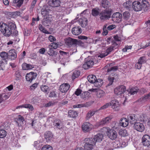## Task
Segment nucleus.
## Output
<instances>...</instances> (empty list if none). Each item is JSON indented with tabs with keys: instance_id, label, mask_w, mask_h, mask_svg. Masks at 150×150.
<instances>
[{
	"instance_id": "obj_1",
	"label": "nucleus",
	"mask_w": 150,
	"mask_h": 150,
	"mask_svg": "<svg viewBox=\"0 0 150 150\" xmlns=\"http://www.w3.org/2000/svg\"><path fill=\"white\" fill-rule=\"evenodd\" d=\"M15 24L13 22H9L8 24L3 23H0V30L6 36H9L12 33V30L16 28Z\"/></svg>"
},
{
	"instance_id": "obj_2",
	"label": "nucleus",
	"mask_w": 150,
	"mask_h": 150,
	"mask_svg": "<svg viewBox=\"0 0 150 150\" xmlns=\"http://www.w3.org/2000/svg\"><path fill=\"white\" fill-rule=\"evenodd\" d=\"M84 147L85 150H91L95 145V142L92 138H86L84 140Z\"/></svg>"
},
{
	"instance_id": "obj_3",
	"label": "nucleus",
	"mask_w": 150,
	"mask_h": 150,
	"mask_svg": "<svg viewBox=\"0 0 150 150\" xmlns=\"http://www.w3.org/2000/svg\"><path fill=\"white\" fill-rule=\"evenodd\" d=\"M126 87L123 85L117 86L114 90V93L120 98L125 97L124 93L126 91Z\"/></svg>"
},
{
	"instance_id": "obj_4",
	"label": "nucleus",
	"mask_w": 150,
	"mask_h": 150,
	"mask_svg": "<svg viewBox=\"0 0 150 150\" xmlns=\"http://www.w3.org/2000/svg\"><path fill=\"white\" fill-rule=\"evenodd\" d=\"M99 16L100 19L104 21L110 17L111 13L108 10H105L100 13Z\"/></svg>"
},
{
	"instance_id": "obj_5",
	"label": "nucleus",
	"mask_w": 150,
	"mask_h": 150,
	"mask_svg": "<svg viewBox=\"0 0 150 150\" xmlns=\"http://www.w3.org/2000/svg\"><path fill=\"white\" fill-rule=\"evenodd\" d=\"M93 128V125L88 122H84L82 126V129L85 132H89Z\"/></svg>"
},
{
	"instance_id": "obj_6",
	"label": "nucleus",
	"mask_w": 150,
	"mask_h": 150,
	"mask_svg": "<svg viewBox=\"0 0 150 150\" xmlns=\"http://www.w3.org/2000/svg\"><path fill=\"white\" fill-rule=\"evenodd\" d=\"M79 41L78 40L69 37L65 41L66 45L69 47H71L73 45L78 44Z\"/></svg>"
},
{
	"instance_id": "obj_7",
	"label": "nucleus",
	"mask_w": 150,
	"mask_h": 150,
	"mask_svg": "<svg viewBox=\"0 0 150 150\" xmlns=\"http://www.w3.org/2000/svg\"><path fill=\"white\" fill-rule=\"evenodd\" d=\"M122 15L121 13L119 12L114 13L112 16V21L115 22L119 23L121 21Z\"/></svg>"
},
{
	"instance_id": "obj_8",
	"label": "nucleus",
	"mask_w": 150,
	"mask_h": 150,
	"mask_svg": "<svg viewBox=\"0 0 150 150\" xmlns=\"http://www.w3.org/2000/svg\"><path fill=\"white\" fill-rule=\"evenodd\" d=\"M37 76V74L33 72H31L28 73L25 76L26 81L30 83H31L33 80L35 79Z\"/></svg>"
},
{
	"instance_id": "obj_9",
	"label": "nucleus",
	"mask_w": 150,
	"mask_h": 150,
	"mask_svg": "<svg viewBox=\"0 0 150 150\" xmlns=\"http://www.w3.org/2000/svg\"><path fill=\"white\" fill-rule=\"evenodd\" d=\"M132 6L133 9L136 11H139L142 10L141 4L138 1H134Z\"/></svg>"
},
{
	"instance_id": "obj_10",
	"label": "nucleus",
	"mask_w": 150,
	"mask_h": 150,
	"mask_svg": "<svg viewBox=\"0 0 150 150\" xmlns=\"http://www.w3.org/2000/svg\"><path fill=\"white\" fill-rule=\"evenodd\" d=\"M142 142L143 144L148 146L150 145V137L147 134H145L142 137Z\"/></svg>"
},
{
	"instance_id": "obj_11",
	"label": "nucleus",
	"mask_w": 150,
	"mask_h": 150,
	"mask_svg": "<svg viewBox=\"0 0 150 150\" xmlns=\"http://www.w3.org/2000/svg\"><path fill=\"white\" fill-rule=\"evenodd\" d=\"M134 129L138 131L142 132L145 129L143 124L139 122L135 123L134 125Z\"/></svg>"
},
{
	"instance_id": "obj_12",
	"label": "nucleus",
	"mask_w": 150,
	"mask_h": 150,
	"mask_svg": "<svg viewBox=\"0 0 150 150\" xmlns=\"http://www.w3.org/2000/svg\"><path fill=\"white\" fill-rule=\"evenodd\" d=\"M14 120L18 127L21 126L23 124V122L25 121L23 117L20 115H18Z\"/></svg>"
},
{
	"instance_id": "obj_13",
	"label": "nucleus",
	"mask_w": 150,
	"mask_h": 150,
	"mask_svg": "<svg viewBox=\"0 0 150 150\" xmlns=\"http://www.w3.org/2000/svg\"><path fill=\"white\" fill-rule=\"evenodd\" d=\"M70 85L67 83L62 84L59 87V90L62 93H65L70 88Z\"/></svg>"
},
{
	"instance_id": "obj_14",
	"label": "nucleus",
	"mask_w": 150,
	"mask_h": 150,
	"mask_svg": "<svg viewBox=\"0 0 150 150\" xmlns=\"http://www.w3.org/2000/svg\"><path fill=\"white\" fill-rule=\"evenodd\" d=\"M60 0H50L48 2L49 6L55 7H58L60 5Z\"/></svg>"
},
{
	"instance_id": "obj_15",
	"label": "nucleus",
	"mask_w": 150,
	"mask_h": 150,
	"mask_svg": "<svg viewBox=\"0 0 150 150\" xmlns=\"http://www.w3.org/2000/svg\"><path fill=\"white\" fill-rule=\"evenodd\" d=\"M107 136L111 139L114 140L117 138V134L115 131L110 129L107 134Z\"/></svg>"
},
{
	"instance_id": "obj_16",
	"label": "nucleus",
	"mask_w": 150,
	"mask_h": 150,
	"mask_svg": "<svg viewBox=\"0 0 150 150\" xmlns=\"http://www.w3.org/2000/svg\"><path fill=\"white\" fill-rule=\"evenodd\" d=\"M8 58L11 60L15 59L17 57V54L14 49L10 50L8 52Z\"/></svg>"
},
{
	"instance_id": "obj_17",
	"label": "nucleus",
	"mask_w": 150,
	"mask_h": 150,
	"mask_svg": "<svg viewBox=\"0 0 150 150\" xmlns=\"http://www.w3.org/2000/svg\"><path fill=\"white\" fill-rule=\"evenodd\" d=\"M53 136V134L52 132L49 131L46 132L44 134L45 138L47 142H50L52 140Z\"/></svg>"
},
{
	"instance_id": "obj_18",
	"label": "nucleus",
	"mask_w": 150,
	"mask_h": 150,
	"mask_svg": "<svg viewBox=\"0 0 150 150\" xmlns=\"http://www.w3.org/2000/svg\"><path fill=\"white\" fill-rule=\"evenodd\" d=\"M54 125L56 128L59 129H62L63 127L62 122L58 119H56L54 120Z\"/></svg>"
},
{
	"instance_id": "obj_19",
	"label": "nucleus",
	"mask_w": 150,
	"mask_h": 150,
	"mask_svg": "<svg viewBox=\"0 0 150 150\" xmlns=\"http://www.w3.org/2000/svg\"><path fill=\"white\" fill-rule=\"evenodd\" d=\"M142 10L144 11H147L149 9V4L146 0H143L142 2Z\"/></svg>"
},
{
	"instance_id": "obj_20",
	"label": "nucleus",
	"mask_w": 150,
	"mask_h": 150,
	"mask_svg": "<svg viewBox=\"0 0 150 150\" xmlns=\"http://www.w3.org/2000/svg\"><path fill=\"white\" fill-rule=\"evenodd\" d=\"M71 32L73 35H77L81 33L82 30L79 27H75L72 28Z\"/></svg>"
},
{
	"instance_id": "obj_21",
	"label": "nucleus",
	"mask_w": 150,
	"mask_h": 150,
	"mask_svg": "<svg viewBox=\"0 0 150 150\" xmlns=\"http://www.w3.org/2000/svg\"><path fill=\"white\" fill-rule=\"evenodd\" d=\"M111 106L112 108L115 110H117L120 107V104L119 102L116 100H112L110 102Z\"/></svg>"
},
{
	"instance_id": "obj_22",
	"label": "nucleus",
	"mask_w": 150,
	"mask_h": 150,
	"mask_svg": "<svg viewBox=\"0 0 150 150\" xmlns=\"http://www.w3.org/2000/svg\"><path fill=\"white\" fill-rule=\"evenodd\" d=\"M80 24L82 27H85L87 25L88 20L86 18L84 17L80 18L79 19Z\"/></svg>"
},
{
	"instance_id": "obj_23",
	"label": "nucleus",
	"mask_w": 150,
	"mask_h": 150,
	"mask_svg": "<svg viewBox=\"0 0 150 150\" xmlns=\"http://www.w3.org/2000/svg\"><path fill=\"white\" fill-rule=\"evenodd\" d=\"M119 123L120 125L124 127H125L128 126L129 122L127 118L122 117L120 119Z\"/></svg>"
},
{
	"instance_id": "obj_24",
	"label": "nucleus",
	"mask_w": 150,
	"mask_h": 150,
	"mask_svg": "<svg viewBox=\"0 0 150 150\" xmlns=\"http://www.w3.org/2000/svg\"><path fill=\"white\" fill-rule=\"evenodd\" d=\"M127 120L128 122H129L131 124H134L136 120L135 115L134 114H131L127 116Z\"/></svg>"
},
{
	"instance_id": "obj_25",
	"label": "nucleus",
	"mask_w": 150,
	"mask_h": 150,
	"mask_svg": "<svg viewBox=\"0 0 150 150\" xmlns=\"http://www.w3.org/2000/svg\"><path fill=\"white\" fill-rule=\"evenodd\" d=\"M103 138V135L102 134L99 133L95 136L93 139L96 143V142H99L101 141Z\"/></svg>"
},
{
	"instance_id": "obj_26",
	"label": "nucleus",
	"mask_w": 150,
	"mask_h": 150,
	"mask_svg": "<svg viewBox=\"0 0 150 150\" xmlns=\"http://www.w3.org/2000/svg\"><path fill=\"white\" fill-rule=\"evenodd\" d=\"M80 74V72L79 71L75 70L72 73L71 75V78L72 80H74L75 79L79 77Z\"/></svg>"
},
{
	"instance_id": "obj_27",
	"label": "nucleus",
	"mask_w": 150,
	"mask_h": 150,
	"mask_svg": "<svg viewBox=\"0 0 150 150\" xmlns=\"http://www.w3.org/2000/svg\"><path fill=\"white\" fill-rule=\"evenodd\" d=\"M116 144V142H115L109 143L108 144H107L106 148L108 150H113L117 148Z\"/></svg>"
},
{
	"instance_id": "obj_28",
	"label": "nucleus",
	"mask_w": 150,
	"mask_h": 150,
	"mask_svg": "<svg viewBox=\"0 0 150 150\" xmlns=\"http://www.w3.org/2000/svg\"><path fill=\"white\" fill-rule=\"evenodd\" d=\"M51 59L54 61L55 63H56L60 60V56L59 54L57 52L55 55H54L51 56Z\"/></svg>"
},
{
	"instance_id": "obj_29",
	"label": "nucleus",
	"mask_w": 150,
	"mask_h": 150,
	"mask_svg": "<svg viewBox=\"0 0 150 150\" xmlns=\"http://www.w3.org/2000/svg\"><path fill=\"white\" fill-rule=\"evenodd\" d=\"M96 96L97 98H102L105 95V92L103 90L98 89L96 92Z\"/></svg>"
},
{
	"instance_id": "obj_30",
	"label": "nucleus",
	"mask_w": 150,
	"mask_h": 150,
	"mask_svg": "<svg viewBox=\"0 0 150 150\" xmlns=\"http://www.w3.org/2000/svg\"><path fill=\"white\" fill-rule=\"evenodd\" d=\"M132 1H126L124 3L123 5L125 8L127 9H129L132 7Z\"/></svg>"
},
{
	"instance_id": "obj_31",
	"label": "nucleus",
	"mask_w": 150,
	"mask_h": 150,
	"mask_svg": "<svg viewBox=\"0 0 150 150\" xmlns=\"http://www.w3.org/2000/svg\"><path fill=\"white\" fill-rule=\"evenodd\" d=\"M103 83V81L101 79H96L95 82L93 83L94 86L97 87H100Z\"/></svg>"
},
{
	"instance_id": "obj_32",
	"label": "nucleus",
	"mask_w": 150,
	"mask_h": 150,
	"mask_svg": "<svg viewBox=\"0 0 150 150\" xmlns=\"http://www.w3.org/2000/svg\"><path fill=\"white\" fill-rule=\"evenodd\" d=\"M87 79L89 82L91 83H93L95 82L97 79L95 75L91 74L88 76Z\"/></svg>"
},
{
	"instance_id": "obj_33",
	"label": "nucleus",
	"mask_w": 150,
	"mask_h": 150,
	"mask_svg": "<svg viewBox=\"0 0 150 150\" xmlns=\"http://www.w3.org/2000/svg\"><path fill=\"white\" fill-rule=\"evenodd\" d=\"M115 76L113 75L112 76H109L108 78V80L109 82L107 86H109L112 85L113 83L114 80L115 79Z\"/></svg>"
},
{
	"instance_id": "obj_34",
	"label": "nucleus",
	"mask_w": 150,
	"mask_h": 150,
	"mask_svg": "<svg viewBox=\"0 0 150 150\" xmlns=\"http://www.w3.org/2000/svg\"><path fill=\"white\" fill-rule=\"evenodd\" d=\"M22 68L23 70H28L33 68L32 65L27 64L26 63H24L22 65Z\"/></svg>"
},
{
	"instance_id": "obj_35",
	"label": "nucleus",
	"mask_w": 150,
	"mask_h": 150,
	"mask_svg": "<svg viewBox=\"0 0 150 150\" xmlns=\"http://www.w3.org/2000/svg\"><path fill=\"white\" fill-rule=\"evenodd\" d=\"M8 14L10 17L15 18L19 16L20 14V12L19 11H16L13 12H9Z\"/></svg>"
},
{
	"instance_id": "obj_36",
	"label": "nucleus",
	"mask_w": 150,
	"mask_h": 150,
	"mask_svg": "<svg viewBox=\"0 0 150 150\" xmlns=\"http://www.w3.org/2000/svg\"><path fill=\"white\" fill-rule=\"evenodd\" d=\"M39 29L40 31L42 33L47 34H51V33L48 31L47 30H46L45 28L43 27L42 25L40 24L38 26Z\"/></svg>"
},
{
	"instance_id": "obj_37",
	"label": "nucleus",
	"mask_w": 150,
	"mask_h": 150,
	"mask_svg": "<svg viewBox=\"0 0 150 150\" xmlns=\"http://www.w3.org/2000/svg\"><path fill=\"white\" fill-rule=\"evenodd\" d=\"M68 114L70 117H75L78 115L77 112L73 110H70L68 112Z\"/></svg>"
},
{
	"instance_id": "obj_38",
	"label": "nucleus",
	"mask_w": 150,
	"mask_h": 150,
	"mask_svg": "<svg viewBox=\"0 0 150 150\" xmlns=\"http://www.w3.org/2000/svg\"><path fill=\"white\" fill-rule=\"evenodd\" d=\"M138 91L137 87H133L130 89L129 91L128 92V94H129L130 95H134L137 94Z\"/></svg>"
},
{
	"instance_id": "obj_39",
	"label": "nucleus",
	"mask_w": 150,
	"mask_h": 150,
	"mask_svg": "<svg viewBox=\"0 0 150 150\" xmlns=\"http://www.w3.org/2000/svg\"><path fill=\"white\" fill-rule=\"evenodd\" d=\"M124 19L126 21H128L130 17V14L128 11H125L123 14Z\"/></svg>"
},
{
	"instance_id": "obj_40",
	"label": "nucleus",
	"mask_w": 150,
	"mask_h": 150,
	"mask_svg": "<svg viewBox=\"0 0 150 150\" xmlns=\"http://www.w3.org/2000/svg\"><path fill=\"white\" fill-rule=\"evenodd\" d=\"M90 93L88 91L84 92L81 94V97L83 99H85L90 97Z\"/></svg>"
},
{
	"instance_id": "obj_41",
	"label": "nucleus",
	"mask_w": 150,
	"mask_h": 150,
	"mask_svg": "<svg viewBox=\"0 0 150 150\" xmlns=\"http://www.w3.org/2000/svg\"><path fill=\"white\" fill-rule=\"evenodd\" d=\"M119 134L122 136L125 137L128 135V133L126 130L121 129L119 130Z\"/></svg>"
},
{
	"instance_id": "obj_42",
	"label": "nucleus",
	"mask_w": 150,
	"mask_h": 150,
	"mask_svg": "<svg viewBox=\"0 0 150 150\" xmlns=\"http://www.w3.org/2000/svg\"><path fill=\"white\" fill-rule=\"evenodd\" d=\"M112 118V116L111 115L103 119V123L104 124L110 122Z\"/></svg>"
},
{
	"instance_id": "obj_43",
	"label": "nucleus",
	"mask_w": 150,
	"mask_h": 150,
	"mask_svg": "<svg viewBox=\"0 0 150 150\" xmlns=\"http://www.w3.org/2000/svg\"><path fill=\"white\" fill-rule=\"evenodd\" d=\"M96 111L90 110L88 112L86 116V119L88 120L93 116L96 113Z\"/></svg>"
},
{
	"instance_id": "obj_44",
	"label": "nucleus",
	"mask_w": 150,
	"mask_h": 150,
	"mask_svg": "<svg viewBox=\"0 0 150 150\" xmlns=\"http://www.w3.org/2000/svg\"><path fill=\"white\" fill-rule=\"evenodd\" d=\"M138 62L142 65L146 62V57L145 56L140 57L138 60Z\"/></svg>"
},
{
	"instance_id": "obj_45",
	"label": "nucleus",
	"mask_w": 150,
	"mask_h": 150,
	"mask_svg": "<svg viewBox=\"0 0 150 150\" xmlns=\"http://www.w3.org/2000/svg\"><path fill=\"white\" fill-rule=\"evenodd\" d=\"M0 55L3 59H6V60L8 58V53L5 52H2L0 53Z\"/></svg>"
},
{
	"instance_id": "obj_46",
	"label": "nucleus",
	"mask_w": 150,
	"mask_h": 150,
	"mask_svg": "<svg viewBox=\"0 0 150 150\" xmlns=\"http://www.w3.org/2000/svg\"><path fill=\"white\" fill-rule=\"evenodd\" d=\"M23 107L24 108L28 109L31 111H33L34 109L33 106L30 104H24Z\"/></svg>"
},
{
	"instance_id": "obj_47",
	"label": "nucleus",
	"mask_w": 150,
	"mask_h": 150,
	"mask_svg": "<svg viewBox=\"0 0 150 150\" xmlns=\"http://www.w3.org/2000/svg\"><path fill=\"white\" fill-rule=\"evenodd\" d=\"M7 135L6 132L4 129H0V138H3L5 137Z\"/></svg>"
},
{
	"instance_id": "obj_48",
	"label": "nucleus",
	"mask_w": 150,
	"mask_h": 150,
	"mask_svg": "<svg viewBox=\"0 0 150 150\" xmlns=\"http://www.w3.org/2000/svg\"><path fill=\"white\" fill-rule=\"evenodd\" d=\"M7 64V61L6 59H2L0 61V69H3V67L5 66V64Z\"/></svg>"
},
{
	"instance_id": "obj_49",
	"label": "nucleus",
	"mask_w": 150,
	"mask_h": 150,
	"mask_svg": "<svg viewBox=\"0 0 150 150\" xmlns=\"http://www.w3.org/2000/svg\"><path fill=\"white\" fill-rule=\"evenodd\" d=\"M114 50L113 46H110L106 49L105 52L106 54L108 55L113 50Z\"/></svg>"
},
{
	"instance_id": "obj_50",
	"label": "nucleus",
	"mask_w": 150,
	"mask_h": 150,
	"mask_svg": "<svg viewBox=\"0 0 150 150\" xmlns=\"http://www.w3.org/2000/svg\"><path fill=\"white\" fill-rule=\"evenodd\" d=\"M20 71L19 70H18L16 71L14 75L16 78V79L17 80H19L21 77Z\"/></svg>"
},
{
	"instance_id": "obj_51",
	"label": "nucleus",
	"mask_w": 150,
	"mask_h": 150,
	"mask_svg": "<svg viewBox=\"0 0 150 150\" xmlns=\"http://www.w3.org/2000/svg\"><path fill=\"white\" fill-rule=\"evenodd\" d=\"M41 150H52V148L50 145L46 144L42 147Z\"/></svg>"
},
{
	"instance_id": "obj_52",
	"label": "nucleus",
	"mask_w": 150,
	"mask_h": 150,
	"mask_svg": "<svg viewBox=\"0 0 150 150\" xmlns=\"http://www.w3.org/2000/svg\"><path fill=\"white\" fill-rule=\"evenodd\" d=\"M57 52L54 51L52 48H50L49 50L48 51L47 53L50 56H52L56 54Z\"/></svg>"
},
{
	"instance_id": "obj_53",
	"label": "nucleus",
	"mask_w": 150,
	"mask_h": 150,
	"mask_svg": "<svg viewBox=\"0 0 150 150\" xmlns=\"http://www.w3.org/2000/svg\"><path fill=\"white\" fill-rule=\"evenodd\" d=\"M109 5V2L107 0H103L102 6L104 8H107Z\"/></svg>"
},
{
	"instance_id": "obj_54",
	"label": "nucleus",
	"mask_w": 150,
	"mask_h": 150,
	"mask_svg": "<svg viewBox=\"0 0 150 150\" xmlns=\"http://www.w3.org/2000/svg\"><path fill=\"white\" fill-rule=\"evenodd\" d=\"M13 3L17 4V6L20 7L23 3V0H14Z\"/></svg>"
},
{
	"instance_id": "obj_55",
	"label": "nucleus",
	"mask_w": 150,
	"mask_h": 150,
	"mask_svg": "<svg viewBox=\"0 0 150 150\" xmlns=\"http://www.w3.org/2000/svg\"><path fill=\"white\" fill-rule=\"evenodd\" d=\"M99 11L96 9L94 8L92 9L91 11V13L93 16H97L99 15Z\"/></svg>"
},
{
	"instance_id": "obj_56",
	"label": "nucleus",
	"mask_w": 150,
	"mask_h": 150,
	"mask_svg": "<svg viewBox=\"0 0 150 150\" xmlns=\"http://www.w3.org/2000/svg\"><path fill=\"white\" fill-rule=\"evenodd\" d=\"M40 88L42 91L46 93L47 92L49 89V87L45 85H42L41 86Z\"/></svg>"
},
{
	"instance_id": "obj_57",
	"label": "nucleus",
	"mask_w": 150,
	"mask_h": 150,
	"mask_svg": "<svg viewBox=\"0 0 150 150\" xmlns=\"http://www.w3.org/2000/svg\"><path fill=\"white\" fill-rule=\"evenodd\" d=\"M0 96L3 99V101L8 99L9 98L10 95L8 93H3L0 94Z\"/></svg>"
},
{
	"instance_id": "obj_58",
	"label": "nucleus",
	"mask_w": 150,
	"mask_h": 150,
	"mask_svg": "<svg viewBox=\"0 0 150 150\" xmlns=\"http://www.w3.org/2000/svg\"><path fill=\"white\" fill-rule=\"evenodd\" d=\"M110 128L108 127H103L101 129V131L104 133V134L106 133L108 134L109 132Z\"/></svg>"
},
{
	"instance_id": "obj_59",
	"label": "nucleus",
	"mask_w": 150,
	"mask_h": 150,
	"mask_svg": "<svg viewBox=\"0 0 150 150\" xmlns=\"http://www.w3.org/2000/svg\"><path fill=\"white\" fill-rule=\"evenodd\" d=\"M118 69V67L117 66H113L108 69L107 72H109L111 71H115Z\"/></svg>"
},
{
	"instance_id": "obj_60",
	"label": "nucleus",
	"mask_w": 150,
	"mask_h": 150,
	"mask_svg": "<svg viewBox=\"0 0 150 150\" xmlns=\"http://www.w3.org/2000/svg\"><path fill=\"white\" fill-rule=\"evenodd\" d=\"M55 102L53 101H50L48 103L45 104V107H49L52 106L55 104Z\"/></svg>"
},
{
	"instance_id": "obj_61",
	"label": "nucleus",
	"mask_w": 150,
	"mask_h": 150,
	"mask_svg": "<svg viewBox=\"0 0 150 150\" xmlns=\"http://www.w3.org/2000/svg\"><path fill=\"white\" fill-rule=\"evenodd\" d=\"M107 25H104L103 27V32L102 34L103 35H106L108 32V30L106 29Z\"/></svg>"
},
{
	"instance_id": "obj_62",
	"label": "nucleus",
	"mask_w": 150,
	"mask_h": 150,
	"mask_svg": "<svg viewBox=\"0 0 150 150\" xmlns=\"http://www.w3.org/2000/svg\"><path fill=\"white\" fill-rule=\"evenodd\" d=\"M58 44L54 42H53L51 43L49 46L51 47L53 49H57L58 47Z\"/></svg>"
},
{
	"instance_id": "obj_63",
	"label": "nucleus",
	"mask_w": 150,
	"mask_h": 150,
	"mask_svg": "<svg viewBox=\"0 0 150 150\" xmlns=\"http://www.w3.org/2000/svg\"><path fill=\"white\" fill-rule=\"evenodd\" d=\"M110 106H111L110 103H108L101 107L100 108V109H104L107 108Z\"/></svg>"
},
{
	"instance_id": "obj_64",
	"label": "nucleus",
	"mask_w": 150,
	"mask_h": 150,
	"mask_svg": "<svg viewBox=\"0 0 150 150\" xmlns=\"http://www.w3.org/2000/svg\"><path fill=\"white\" fill-rule=\"evenodd\" d=\"M132 48V46L131 45H126L125 48L122 49V51L123 52H127V50L129 49H131Z\"/></svg>"
}]
</instances>
